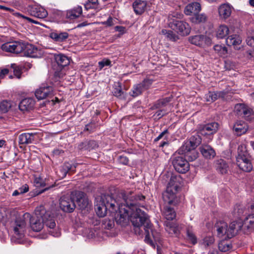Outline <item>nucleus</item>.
Here are the masks:
<instances>
[{
  "mask_svg": "<svg viewBox=\"0 0 254 254\" xmlns=\"http://www.w3.org/2000/svg\"><path fill=\"white\" fill-rule=\"evenodd\" d=\"M130 191H121L119 197H122L124 203H118L112 195L102 194L95 198V210L100 217H104L107 211L116 213L117 223L124 224L128 218L133 226L136 235L143 237L145 235V242L151 246L155 247L152 239L159 241L160 235L152 228L148 215L139 207L144 205L145 196L142 194L132 195Z\"/></svg>",
  "mask_w": 254,
  "mask_h": 254,
  "instance_id": "nucleus-1",
  "label": "nucleus"
},
{
  "mask_svg": "<svg viewBox=\"0 0 254 254\" xmlns=\"http://www.w3.org/2000/svg\"><path fill=\"white\" fill-rule=\"evenodd\" d=\"M181 176H171L166 190L163 193L164 201L169 205H176L179 203L177 193L183 186Z\"/></svg>",
  "mask_w": 254,
  "mask_h": 254,
  "instance_id": "nucleus-2",
  "label": "nucleus"
},
{
  "mask_svg": "<svg viewBox=\"0 0 254 254\" xmlns=\"http://www.w3.org/2000/svg\"><path fill=\"white\" fill-rule=\"evenodd\" d=\"M34 216L41 219L46 226L50 229H54L56 222L54 217L51 215V211L47 210L43 205L37 206L35 210Z\"/></svg>",
  "mask_w": 254,
  "mask_h": 254,
  "instance_id": "nucleus-3",
  "label": "nucleus"
},
{
  "mask_svg": "<svg viewBox=\"0 0 254 254\" xmlns=\"http://www.w3.org/2000/svg\"><path fill=\"white\" fill-rule=\"evenodd\" d=\"M30 218V214L25 213L21 216L16 218L13 226V231L15 237L17 239H21L24 236L26 229V221Z\"/></svg>",
  "mask_w": 254,
  "mask_h": 254,
  "instance_id": "nucleus-4",
  "label": "nucleus"
},
{
  "mask_svg": "<svg viewBox=\"0 0 254 254\" xmlns=\"http://www.w3.org/2000/svg\"><path fill=\"white\" fill-rule=\"evenodd\" d=\"M172 164L176 171L181 174L186 173L190 168L187 160L185 159L184 155L179 153L174 154Z\"/></svg>",
  "mask_w": 254,
  "mask_h": 254,
  "instance_id": "nucleus-5",
  "label": "nucleus"
},
{
  "mask_svg": "<svg viewBox=\"0 0 254 254\" xmlns=\"http://www.w3.org/2000/svg\"><path fill=\"white\" fill-rule=\"evenodd\" d=\"M74 196L70 194L62 196L60 199V207L64 212L71 213L75 208Z\"/></svg>",
  "mask_w": 254,
  "mask_h": 254,
  "instance_id": "nucleus-6",
  "label": "nucleus"
},
{
  "mask_svg": "<svg viewBox=\"0 0 254 254\" xmlns=\"http://www.w3.org/2000/svg\"><path fill=\"white\" fill-rule=\"evenodd\" d=\"M24 46V43L22 41H14L3 44L1 49L6 52L18 54L22 52Z\"/></svg>",
  "mask_w": 254,
  "mask_h": 254,
  "instance_id": "nucleus-7",
  "label": "nucleus"
},
{
  "mask_svg": "<svg viewBox=\"0 0 254 254\" xmlns=\"http://www.w3.org/2000/svg\"><path fill=\"white\" fill-rule=\"evenodd\" d=\"M178 151L179 154L184 155L188 162L193 161L198 156V152L194 148L190 147L188 144H183Z\"/></svg>",
  "mask_w": 254,
  "mask_h": 254,
  "instance_id": "nucleus-8",
  "label": "nucleus"
},
{
  "mask_svg": "<svg viewBox=\"0 0 254 254\" xmlns=\"http://www.w3.org/2000/svg\"><path fill=\"white\" fill-rule=\"evenodd\" d=\"M252 157L246 156L245 158H236V163L241 170L244 172H250L253 169L251 162Z\"/></svg>",
  "mask_w": 254,
  "mask_h": 254,
  "instance_id": "nucleus-9",
  "label": "nucleus"
},
{
  "mask_svg": "<svg viewBox=\"0 0 254 254\" xmlns=\"http://www.w3.org/2000/svg\"><path fill=\"white\" fill-rule=\"evenodd\" d=\"M243 224L242 221H233L227 226V238L231 239L235 236L238 233L243 231Z\"/></svg>",
  "mask_w": 254,
  "mask_h": 254,
  "instance_id": "nucleus-10",
  "label": "nucleus"
},
{
  "mask_svg": "<svg viewBox=\"0 0 254 254\" xmlns=\"http://www.w3.org/2000/svg\"><path fill=\"white\" fill-rule=\"evenodd\" d=\"M243 224L242 221H233L227 226V238L231 239L235 236L238 233L243 231Z\"/></svg>",
  "mask_w": 254,
  "mask_h": 254,
  "instance_id": "nucleus-11",
  "label": "nucleus"
},
{
  "mask_svg": "<svg viewBox=\"0 0 254 254\" xmlns=\"http://www.w3.org/2000/svg\"><path fill=\"white\" fill-rule=\"evenodd\" d=\"M71 195L74 196V198L76 199V201L80 209H84L87 207L89 204V200L83 192L80 191H73L71 192Z\"/></svg>",
  "mask_w": 254,
  "mask_h": 254,
  "instance_id": "nucleus-12",
  "label": "nucleus"
},
{
  "mask_svg": "<svg viewBox=\"0 0 254 254\" xmlns=\"http://www.w3.org/2000/svg\"><path fill=\"white\" fill-rule=\"evenodd\" d=\"M234 110L238 116H242L247 120H251L250 117L253 113L252 109L242 104L236 105Z\"/></svg>",
  "mask_w": 254,
  "mask_h": 254,
  "instance_id": "nucleus-13",
  "label": "nucleus"
},
{
  "mask_svg": "<svg viewBox=\"0 0 254 254\" xmlns=\"http://www.w3.org/2000/svg\"><path fill=\"white\" fill-rule=\"evenodd\" d=\"M53 88L51 86L42 84L35 92V95L38 100H43L51 96L53 93Z\"/></svg>",
  "mask_w": 254,
  "mask_h": 254,
  "instance_id": "nucleus-14",
  "label": "nucleus"
},
{
  "mask_svg": "<svg viewBox=\"0 0 254 254\" xmlns=\"http://www.w3.org/2000/svg\"><path fill=\"white\" fill-rule=\"evenodd\" d=\"M219 125L217 123L212 122L203 126L199 127V133L202 135H211L215 133L218 128Z\"/></svg>",
  "mask_w": 254,
  "mask_h": 254,
  "instance_id": "nucleus-15",
  "label": "nucleus"
},
{
  "mask_svg": "<svg viewBox=\"0 0 254 254\" xmlns=\"http://www.w3.org/2000/svg\"><path fill=\"white\" fill-rule=\"evenodd\" d=\"M165 230L172 237H178L180 234L181 228L179 225L173 222H165Z\"/></svg>",
  "mask_w": 254,
  "mask_h": 254,
  "instance_id": "nucleus-16",
  "label": "nucleus"
},
{
  "mask_svg": "<svg viewBox=\"0 0 254 254\" xmlns=\"http://www.w3.org/2000/svg\"><path fill=\"white\" fill-rule=\"evenodd\" d=\"M24 55L31 58H38L40 57V51L33 45L24 43V46L23 47Z\"/></svg>",
  "mask_w": 254,
  "mask_h": 254,
  "instance_id": "nucleus-17",
  "label": "nucleus"
},
{
  "mask_svg": "<svg viewBox=\"0 0 254 254\" xmlns=\"http://www.w3.org/2000/svg\"><path fill=\"white\" fill-rule=\"evenodd\" d=\"M37 136L36 133L25 132L20 134L18 136V143L20 144H28L33 142Z\"/></svg>",
  "mask_w": 254,
  "mask_h": 254,
  "instance_id": "nucleus-18",
  "label": "nucleus"
},
{
  "mask_svg": "<svg viewBox=\"0 0 254 254\" xmlns=\"http://www.w3.org/2000/svg\"><path fill=\"white\" fill-rule=\"evenodd\" d=\"M28 11L31 16L40 19H43L48 15L47 11L44 8L38 6L30 7Z\"/></svg>",
  "mask_w": 254,
  "mask_h": 254,
  "instance_id": "nucleus-19",
  "label": "nucleus"
},
{
  "mask_svg": "<svg viewBox=\"0 0 254 254\" xmlns=\"http://www.w3.org/2000/svg\"><path fill=\"white\" fill-rule=\"evenodd\" d=\"M199 150L202 156L207 159H213L216 155L214 149L207 144H202L199 147Z\"/></svg>",
  "mask_w": 254,
  "mask_h": 254,
  "instance_id": "nucleus-20",
  "label": "nucleus"
},
{
  "mask_svg": "<svg viewBox=\"0 0 254 254\" xmlns=\"http://www.w3.org/2000/svg\"><path fill=\"white\" fill-rule=\"evenodd\" d=\"M174 28L178 30V32L183 35H187L190 32V27L189 24L182 21H176L174 23Z\"/></svg>",
  "mask_w": 254,
  "mask_h": 254,
  "instance_id": "nucleus-21",
  "label": "nucleus"
},
{
  "mask_svg": "<svg viewBox=\"0 0 254 254\" xmlns=\"http://www.w3.org/2000/svg\"><path fill=\"white\" fill-rule=\"evenodd\" d=\"M218 237L220 238H227V224L223 221H217L215 226Z\"/></svg>",
  "mask_w": 254,
  "mask_h": 254,
  "instance_id": "nucleus-22",
  "label": "nucleus"
},
{
  "mask_svg": "<svg viewBox=\"0 0 254 254\" xmlns=\"http://www.w3.org/2000/svg\"><path fill=\"white\" fill-rule=\"evenodd\" d=\"M248 126L243 121H237L233 126V130L238 136L245 134L248 130Z\"/></svg>",
  "mask_w": 254,
  "mask_h": 254,
  "instance_id": "nucleus-23",
  "label": "nucleus"
},
{
  "mask_svg": "<svg viewBox=\"0 0 254 254\" xmlns=\"http://www.w3.org/2000/svg\"><path fill=\"white\" fill-rule=\"evenodd\" d=\"M201 10V5L199 3L197 2H191L188 4L184 10V12L186 15H190L197 14Z\"/></svg>",
  "mask_w": 254,
  "mask_h": 254,
  "instance_id": "nucleus-24",
  "label": "nucleus"
},
{
  "mask_svg": "<svg viewBox=\"0 0 254 254\" xmlns=\"http://www.w3.org/2000/svg\"><path fill=\"white\" fill-rule=\"evenodd\" d=\"M189 41L192 44L199 47H203L205 45L207 41L209 39L202 35H197L189 37Z\"/></svg>",
  "mask_w": 254,
  "mask_h": 254,
  "instance_id": "nucleus-25",
  "label": "nucleus"
},
{
  "mask_svg": "<svg viewBox=\"0 0 254 254\" xmlns=\"http://www.w3.org/2000/svg\"><path fill=\"white\" fill-rule=\"evenodd\" d=\"M30 227L35 232L40 231L43 228L44 222L40 218L34 216L29 218Z\"/></svg>",
  "mask_w": 254,
  "mask_h": 254,
  "instance_id": "nucleus-26",
  "label": "nucleus"
},
{
  "mask_svg": "<svg viewBox=\"0 0 254 254\" xmlns=\"http://www.w3.org/2000/svg\"><path fill=\"white\" fill-rule=\"evenodd\" d=\"M35 105V100L32 98H26L23 99L19 104L21 111H26L32 109Z\"/></svg>",
  "mask_w": 254,
  "mask_h": 254,
  "instance_id": "nucleus-27",
  "label": "nucleus"
},
{
  "mask_svg": "<svg viewBox=\"0 0 254 254\" xmlns=\"http://www.w3.org/2000/svg\"><path fill=\"white\" fill-rule=\"evenodd\" d=\"M243 224V232L247 233L248 231L254 228V214L249 215L246 218Z\"/></svg>",
  "mask_w": 254,
  "mask_h": 254,
  "instance_id": "nucleus-28",
  "label": "nucleus"
},
{
  "mask_svg": "<svg viewBox=\"0 0 254 254\" xmlns=\"http://www.w3.org/2000/svg\"><path fill=\"white\" fill-rule=\"evenodd\" d=\"M218 12L221 18L226 19L231 15L232 9L229 4H223L219 6Z\"/></svg>",
  "mask_w": 254,
  "mask_h": 254,
  "instance_id": "nucleus-29",
  "label": "nucleus"
},
{
  "mask_svg": "<svg viewBox=\"0 0 254 254\" xmlns=\"http://www.w3.org/2000/svg\"><path fill=\"white\" fill-rule=\"evenodd\" d=\"M146 5V1L136 0L133 3L132 7L136 14H141L145 11Z\"/></svg>",
  "mask_w": 254,
  "mask_h": 254,
  "instance_id": "nucleus-30",
  "label": "nucleus"
},
{
  "mask_svg": "<svg viewBox=\"0 0 254 254\" xmlns=\"http://www.w3.org/2000/svg\"><path fill=\"white\" fill-rule=\"evenodd\" d=\"M215 167L219 173L225 174L228 173V166L226 161L223 159H219L216 161Z\"/></svg>",
  "mask_w": 254,
  "mask_h": 254,
  "instance_id": "nucleus-31",
  "label": "nucleus"
},
{
  "mask_svg": "<svg viewBox=\"0 0 254 254\" xmlns=\"http://www.w3.org/2000/svg\"><path fill=\"white\" fill-rule=\"evenodd\" d=\"M98 147L97 142L94 140L85 141L81 142L78 145V148L80 150H88L95 149Z\"/></svg>",
  "mask_w": 254,
  "mask_h": 254,
  "instance_id": "nucleus-32",
  "label": "nucleus"
},
{
  "mask_svg": "<svg viewBox=\"0 0 254 254\" xmlns=\"http://www.w3.org/2000/svg\"><path fill=\"white\" fill-rule=\"evenodd\" d=\"M226 42L228 46H233L234 47L237 48V46L241 44L242 42V39L239 36L237 35H233L229 36L226 39Z\"/></svg>",
  "mask_w": 254,
  "mask_h": 254,
  "instance_id": "nucleus-33",
  "label": "nucleus"
},
{
  "mask_svg": "<svg viewBox=\"0 0 254 254\" xmlns=\"http://www.w3.org/2000/svg\"><path fill=\"white\" fill-rule=\"evenodd\" d=\"M55 60L58 66L63 67L68 65L70 63L68 58L63 54L55 56Z\"/></svg>",
  "mask_w": 254,
  "mask_h": 254,
  "instance_id": "nucleus-34",
  "label": "nucleus"
},
{
  "mask_svg": "<svg viewBox=\"0 0 254 254\" xmlns=\"http://www.w3.org/2000/svg\"><path fill=\"white\" fill-rule=\"evenodd\" d=\"M82 9L81 6H78L67 11L66 17L70 19H74L79 17L82 14Z\"/></svg>",
  "mask_w": 254,
  "mask_h": 254,
  "instance_id": "nucleus-35",
  "label": "nucleus"
},
{
  "mask_svg": "<svg viewBox=\"0 0 254 254\" xmlns=\"http://www.w3.org/2000/svg\"><path fill=\"white\" fill-rule=\"evenodd\" d=\"M229 33V29L228 26L225 25H221L216 31V37L218 39L225 38Z\"/></svg>",
  "mask_w": 254,
  "mask_h": 254,
  "instance_id": "nucleus-36",
  "label": "nucleus"
},
{
  "mask_svg": "<svg viewBox=\"0 0 254 254\" xmlns=\"http://www.w3.org/2000/svg\"><path fill=\"white\" fill-rule=\"evenodd\" d=\"M171 97H166L163 99L158 100L154 105L151 107L152 110H155L165 107L171 101Z\"/></svg>",
  "mask_w": 254,
  "mask_h": 254,
  "instance_id": "nucleus-37",
  "label": "nucleus"
},
{
  "mask_svg": "<svg viewBox=\"0 0 254 254\" xmlns=\"http://www.w3.org/2000/svg\"><path fill=\"white\" fill-rule=\"evenodd\" d=\"M163 215L167 220H173L176 216L174 208L170 206H166L163 211Z\"/></svg>",
  "mask_w": 254,
  "mask_h": 254,
  "instance_id": "nucleus-38",
  "label": "nucleus"
},
{
  "mask_svg": "<svg viewBox=\"0 0 254 254\" xmlns=\"http://www.w3.org/2000/svg\"><path fill=\"white\" fill-rule=\"evenodd\" d=\"M68 37V34L66 32L56 33L52 32L50 34V37L57 42H63Z\"/></svg>",
  "mask_w": 254,
  "mask_h": 254,
  "instance_id": "nucleus-39",
  "label": "nucleus"
},
{
  "mask_svg": "<svg viewBox=\"0 0 254 254\" xmlns=\"http://www.w3.org/2000/svg\"><path fill=\"white\" fill-rule=\"evenodd\" d=\"M250 154L247 150L246 145L241 144L238 148V155L236 158H245L246 156H250Z\"/></svg>",
  "mask_w": 254,
  "mask_h": 254,
  "instance_id": "nucleus-40",
  "label": "nucleus"
},
{
  "mask_svg": "<svg viewBox=\"0 0 254 254\" xmlns=\"http://www.w3.org/2000/svg\"><path fill=\"white\" fill-rule=\"evenodd\" d=\"M201 141L200 137L198 135H196L191 137L189 142H186L184 144H188L190 147L195 148L201 143Z\"/></svg>",
  "mask_w": 254,
  "mask_h": 254,
  "instance_id": "nucleus-41",
  "label": "nucleus"
},
{
  "mask_svg": "<svg viewBox=\"0 0 254 254\" xmlns=\"http://www.w3.org/2000/svg\"><path fill=\"white\" fill-rule=\"evenodd\" d=\"M231 244L225 240L221 241L218 244V249L222 252H226L232 249Z\"/></svg>",
  "mask_w": 254,
  "mask_h": 254,
  "instance_id": "nucleus-42",
  "label": "nucleus"
},
{
  "mask_svg": "<svg viewBox=\"0 0 254 254\" xmlns=\"http://www.w3.org/2000/svg\"><path fill=\"white\" fill-rule=\"evenodd\" d=\"M75 167L72 166L69 163H65L62 168V173L64 175H66L67 173H74Z\"/></svg>",
  "mask_w": 254,
  "mask_h": 254,
  "instance_id": "nucleus-43",
  "label": "nucleus"
},
{
  "mask_svg": "<svg viewBox=\"0 0 254 254\" xmlns=\"http://www.w3.org/2000/svg\"><path fill=\"white\" fill-rule=\"evenodd\" d=\"M194 16L191 18V21L193 23H198L204 22L206 20L207 17L203 14H194Z\"/></svg>",
  "mask_w": 254,
  "mask_h": 254,
  "instance_id": "nucleus-44",
  "label": "nucleus"
},
{
  "mask_svg": "<svg viewBox=\"0 0 254 254\" xmlns=\"http://www.w3.org/2000/svg\"><path fill=\"white\" fill-rule=\"evenodd\" d=\"M187 236L188 240L190 241L193 245H194L197 243L196 237L194 234L191 227L187 228Z\"/></svg>",
  "mask_w": 254,
  "mask_h": 254,
  "instance_id": "nucleus-45",
  "label": "nucleus"
},
{
  "mask_svg": "<svg viewBox=\"0 0 254 254\" xmlns=\"http://www.w3.org/2000/svg\"><path fill=\"white\" fill-rule=\"evenodd\" d=\"M11 107L10 102L4 100L0 103V110L2 113H6Z\"/></svg>",
  "mask_w": 254,
  "mask_h": 254,
  "instance_id": "nucleus-46",
  "label": "nucleus"
},
{
  "mask_svg": "<svg viewBox=\"0 0 254 254\" xmlns=\"http://www.w3.org/2000/svg\"><path fill=\"white\" fill-rule=\"evenodd\" d=\"M145 91L141 83H139L135 86L132 91L131 95L133 97L137 96L140 95L143 91Z\"/></svg>",
  "mask_w": 254,
  "mask_h": 254,
  "instance_id": "nucleus-47",
  "label": "nucleus"
},
{
  "mask_svg": "<svg viewBox=\"0 0 254 254\" xmlns=\"http://www.w3.org/2000/svg\"><path fill=\"white\" fill-rule=\"evenodd\" d=\"M34 185L36 187H42L46 186V182L44 179H43L41 176H38L35 178Z\"/></svg>",
  "mask_w": 254,
  "mask_h": 254,
  "instance_id": "nucleus-48",
  "label": "nucleus"
},
{
  "mask_svg": "<svg viewBox=\"0 0 254 254\" xmlns=\"http://www.w3.org/2000/svg\"><path fill=\"white\" fill-rule=\"evenodd\" d=\"M213 49L216 52L221 56L226 55L227 52L226 48L221 45H216L214 46Z\"/></svg>",
  "mask_w": 254,
  "mask_h": 254,
  "instance_id": "nucleus-49",
  "label": "nucleus"
},
{
  "mask_svg": "<svg viewBox=\"0 0 254 254\" xmlns=\"http://www.w3.org/2000/svg\"><path fill=\"white\" fill-rule=\"evenodd\" d=\"M154 81V80L153 79L146 78L140 83L144 90H146L150 87Z\"/></svg>",
  "mask_w": 254,
  "mask_h": 254,
  "instance_id": "nucleus-50",
  "label": "nucleus"
},
{
  "mask_svg": "<svg viewBox=\"0 0 254 254\" xmlns=\"http://www.w3.org/2000/svg\"><path fill=\"white\" fill-rule=\"evenodd\" d=\"M205 99L208 102H214L217 99L216 92H209L205 95Z\"/></svg>",
  "mask_w": 254,
  "mask_h": 254,
  "instance_id": "nucleus-51",
  "label": "nucleus"
},
{
  "mask_svg": "<svg viewBox=\"0 0 254 254\" xmlns=\"http://www.w3.org/2000/svg\"><path fill=\"white\" fill-rule=\"evenodd\" d=\"M161 32L163 34L166 35L170 40H174L175 39V34L172 31L163 29Z\"/></svg>",
  "mask_w": 254,
  "mask_h": 254,
  "instance_id": "nucleus-52",
  "label": "nucleus"
},
{
  "mask_svg": "<svg viewBox=\"0 0 254 254\" xmlns=\"http://www.w3.org/2000/svg\"><path fill=\"white\" fill-rule=\"evenodd\" d=\"M114 95L118 97H121L124 92L120 84L118 83V86H116L113 91Z\"/></svg>",
  "mask_w": 254,
  "mask_h": 254,
  "instance_id": "nucleus-53",
  "label": "nucleus"
},
{
  "mask_svg": "<svg viewBox=\"0 0 254 254\" xmlns=\"http://www.w3.org/2000/svg\"><path fill=\"white\" fill-rule=\"evenodd\" d=\"M111 62L110 60L104 59L98 63L100 69H102L105 66H109L111 65Z\"/></svg>",
  "mask_w": 254,
  "mask_h": 254,
  "instance_id": "nucleus-54",
  "label": "nucleus"
},
{
  "mask_svg": "<svg viewBox=\"0 0 254 254\" xmlns=\"http://www.w3.org/2000/svg\"><path fill=\"white\" fill-rule=\"evenodd\" d=\"M63 67L58 66L57 70L55 69L54 76L56 78H62L63 77L64 73L63 70Z\"/></svg>",
  "mask_w": 254,
  "mask_h": 254,
  "instance_id": "nucleus-55",
  "label": "nucleus"
},
{
  "mask_svg": "<svg viewBox=\"0 0 254 254\" xmlns=\"http://www.w3.org/2000/svg\"><path fill=\"white\" fill-rule=\"evenodd\" d=\"M11 67L13 69V72L14 75L19 79L21 77V72L20 68L17 66L15 64H11Z\"/></svg>",
  "mask_w": 254,
  "mask_h": 254,
  "instance_id": "nucleus-56",
  "label": "nucleus"
},
{
  "mask_svg": "<svg viewBox=\"0 0 254 254\" xmlns=\"http://www.w3.org/2000/svg\"><path fill=\"white\" fill-rule=\"evenodd\" d=\"M246 42L249 46L252 47H254V33L247 37Z\"/></svg>",
  "mask_w": 254,
  "mask_h": 254,
  "instance_id": "nucleus-57",
  "label": "nucleus"
},
{
  "mask_svg": "<svg viewBox=\"0 0 254 254\" xmlns=\"http://www.w3.org/2000/svg\"><path fill=\"white\" fill-rule=\"evenodd\" d=\"M96 125L94 123H90L86 125L84 130L88 131L90 132H93L95 130Z\"/></svg>",
  "mask_w": 254,
  "mask_h": 254,
  "instance_id": "nucleus-58",
  "label": "nucleus"
},
{
  "mask_svg": "<svg viewBox=\"0 0 254 254\" xmlns=\"http://www.w3.org/2000/svg\"><path fill=\"white\" fill-rule=\"evenodd\" d=\"M118 161L120 163L123 164L124 165H127L128 163V158L126 156L123 155L119 156L118 158Z\"/></svg>",
  "mask_w": 254,
  "mask_h": 254,
  "instance_id": "nucleus-59",
  "label": "nucleus"
},
{
  "mask_svg": "<svg viewBox=\"0 0 254 254\" xmlns=\"http://www.w3.org/2000/svg\"><path fill=\"white\" fill-rule=\"evenodd\" d=\"M114 20H113L112 17L110 16L108 18V19H107V20H106V21L103 22L102 24L103 25H106L108 26H111L114 25Z\"/></svg>",
  "mask_w": 254,
  "mask_h": 254,
  "instance_id": "nucleus-60",
  "label": "nucleus"
},
{
  "mask_svg": "<svg viewBox=\"0 0 254 254\" xmlns=\"http://www.w3.org/2000/svg\"><path fill=\"white\" fill-rule=\"evenodd\" d=\"M53 153L54 156H62L64 153V151L62 149H55L53 151Z\"/></svg>",
  "mask_w": 254,
  "mask_h": 254,
  "instance_id": "nucleus-61",
  "label": "nucleus"
},
{
  "mask_svg": "<svg viewBox=\"0 0 254 254\" xmlns=\"http://www.w3.org/2000/svg\"><path fill=\"white\" fill-rule=\"evenodd\" d=\"M17 15L19 17H22L24 19H26L27 20H28V21L31 22V23H35V24H39V23L36 21V20H34L29 17H26V16H25L23 15H22L21 14H20V13H17Z\"/></svg>",
  "mask_w": 254,
  "mask_h": 254,
  "instance_id": "nucleus-62",
  "label": "nucleus"
},
{
  "mask_svg": "<svg viewBox=\"0 0 254 254\" xmlns=\"http://www.w3.org/2000/svg\"><path fill=\"white\" fill-rule=\"evenodd\" d=\"M167 133H168V129H165V130H164L163 132H162L155 139H154V141L155 142H157L158 141H159L160 139H161L163 137V136L167 134Z\"/></svg>",
  "mask_w": 254,
  "mask_h": 254,
  "instance_id": "nucleus-63",
  "label": "nucleus"
},
{
  "mask_svg": "<svg viewBox=\"0 0 254 254\" xmlns=\"http://www.w3.org/2000/svg\"><path fill=\"white\" fill-rule=\"evenodd\" d=\"M217 99L218 98H223L224 99L225 97V96L226 94V92L224 91H216V92Z\"/></svg>",
  "mask_w": 254,
  "mask_h": 254,
  "instance_id": "nucleus-64",
  "label": "nucleus"
}]
</instances>
